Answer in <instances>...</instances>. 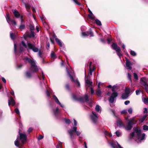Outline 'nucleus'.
<instances>
[{
  "mask_svg": "<svg viewBox=\"0 0 148 148\" xmlns=\"http://www.w3.org/2000/svg\"><path fill=\"white\" fill-rule=\"evenodd\" d=\"M53 112L55 115H57L59 112V108H56V110H53Z\"/></svg>",
  "mask_w": 148,
  "mask_h": 148,
  "instance_id": "nucleus-28",
  "label": "nucleus"
},
{
  "mask_svg": "<svg viewBox=\"0 0 148 148\" xmlns=\"http://www.w3.org/2000/svg\"><path fill=\"white\" fill-rule=\"evenodd\" d=\"M65 122L69 124V123H70L71 121H70V120L69 119H65Z\"/></svg>",
  "mask_w": 148,
  "mask_h": 148,
  "instance_id": "nucleus-53",
  "label": "nucleus"
},
{
  "mask_svg": "<svg viewBox=\"0 0 148 148\" xmlns=\"http://www.w3.org/2000/svg\"><path fill=\"white\" fill-rule=\"evenodd\" d=\"M126 59V65L127 69L131 70L132 69L131 66L132 64L127 59Z\"/></svg>",
  "mask_w": 148,
  "mask_h": 148,
  "instance_id": "nucleus-17",
  "label": "nucleus"
},
{
  "mask_svg": "<svg viewBox=\"0 0 148 148\" xmlns=\"http://www.w3.org/2000/svg\"><path fill=\"white\" fill-rule=\"evenodd\" d=\"M55 40L56 42L59 45L60 47H62V43L58 39L56 38H55Z\"/></svg>",
  "mask_w": 148,
  "mask_h": 148,
  "instance_id": "nucleus-27",
  "label": "nucleus"
},
{
  "mask_svg": "<svg viewBox=\"0 0 148 148\" xmlns=\"http://www.w3.org/2000/svg\"><path fill=\"white\" fill-rule=\"evenodd\" d=\"M14 52L15 53V54L16 53V48H17V46L16 45L15 43H14Z\"/></svg>",
  "mask_w": 148,
  "mask_h": 148,
  "instance_id": "nucleus-49",
  "label": "nucleus"
},
{
  "mask_svg": "<svg viewBox=\"0 0 148 148\" xmlns=\"http://www.w3.org/2000/svg\"><path fill=\"white\" fill-rule=\"evenodd\" d=\"M14 144L18 148H21V147L23 146V145L22 144L19 143L17 140V139L15 141Z\"/></svg>",
  "mask_w": 148,
  "mask_h": 148,
  "instance_id": "nucleus-22",
  "label": "nucleus"
},
{
  "mask_svg": "<svg viewBox=\"0 0 148 148\" xmlns=\"http://www.w3.org/2000/svg\"><path fill=\"white\" fill-rule=\"evenodd\" d=\"M10 36L11 39L13 40H14V34L12 32H10Z\"/></svg>",
  "mask_w": 148,
  "mask_h": 148,
  "instance_id": "nucleus-42",
  "label": "nucleus"
},
{
  "mask_svg": "<svg viewBox=\"0 0 148 148\" xmlns=\"http://www.w3.org/2000/svg\"><path fill=\"white\" fill-rule=\"evenodd\" d=\"M116 135L117 137L121 136L122 135V133L119 131H117L115 132Z\"/></svg>",
  "mask_w": 148,
  "mask_h": 148,
  "instance_id": "nucleus-32",
  "label": "nucleus"
},
{
  "mask_svg": "<svg viewBox=\"0 0 148 148\" xmlns=\"http://www.w3.org/2000/svg\"><path fill=\"white\" fill-rule=\"evenodd\" d=\"M141 92V90H137L136 91V94L137 95H139Z\"/></svg>",
  "mask_w": 148,
  "mask_h": 148,
  "instance_id": "nucleus-48",
  "label": "nucleus"
},
{
  "mask_svg": "<svg viewBox=\"0 0 148 148\" xmlns=\"http://www.w3.org/2000/svg\"><path fill=\"white\" fill-rule=\"evenodd\" d=\"M25 60L27 61L28 62L31 64V66L30 69V71H27L25 73V75L27 78H30L31 77L32 73L33 72H35L38 70V68L36 65V62L33 59H30L27 57L25 58Z\"/></svg>",
  "mask_w": 148,
  "mask_h": 148,
  "instance_id": "nucleus-1",
  "label": "nucleus"
},
{
  "mask_svg": "<svg viewBox=\"0 0 148 148\" xmlns=\"http://www.w3.org/2000/svg\"><path fill=\"white\" fill-rule=\"evenodd\" d=\"M19 134L20 136V138H19L18 137H17V138L19 143L23 145L26 141L27 136L25 134L21 133L20 131L19 132Z\"/></svg>",
  "mask_w": 148,
  "mask_h": 148,
  "instance_id": "nucleus-6",
  "label": "nucleus"
},
{
  "mask_svg": "<svg viewBox=\"0 0 148 148\" xmlns=\"http://www.w3.org/2000/svg\"><path fill=\"white\" fill-rule=\"evenodd\" d=\"M12 12L14 16L16 18H18L20 17L21 22L23 21V16H21L20 13L16 10L15 9L13 10Z\"/></svg>",
  "mask_w": 148,
  "mask_h": 148,
  "instance_id": "nucleus-13",
  "label": "nucleus"
},
{
  "mask_svg": "<svg viewBox=\"0 0 148 148\" xmlns=\"http://www.w3.org/2000/svg\"><path fill=\"white\" fill-rule=\"evenodd\" d=\"M55 40L56 42L59 45L60 47H62V43L58 39L56 38H55Z\"/></svg>",
  "mask_w": 148,
  "mask_h": 148,
  "instance_id": "nucleus-26",
  "label": "nucleus"
},
{
  "mask_svg": "<svg viewBox=\"0 0 148 148\" xmlns=\"http://www.w3.org/2000/svg\"><path fill=\"white\" fill-rule=\"evenodd\" d=\"M134 78L136 80H138V77L137 75V74L136 73H134Z\"/></svg>",
  "mask_w": 148,
  "mask_h": 148,
  "instance_id": "nucleus-45",
  "label": "nucleus"
},
{
  "mask_svg": "<svg viewBox=\"0 0 148 148\" xmlns=\"http://www.w3.org/2000/svg\"><path fill=\"white\" fill-rule=\"evenodd\" d=\"M27 48L29 49H32L35 52H37L39 51L38 48L36 47L34 45L28 42H27V45H26L23 41H22L19 46V48L21 51H23L24 48Z\"/></svg>",
  "mask_w": 148,
  "mask_h": 148,
  "instance_id": "nucleus-3",
  "label": "nucleus"
},
{
  "mask_svg": "<svg viewBox=\"0 0 148 148\" xmlns=\"http://www.w3.org/2000/svg\"><path fill=\"white\" fill-rule=\"evenodd\" d=\"M77 127H74L71 128V129L68 131V132L69 134L70 137V138L71 141H73V139L74 137V135L73 132H75L77 136H79L81 134V132L78 131L77 130Z\"/></svg>",
  "mask_w": 148,
  "mask_h": 148,
  "instance_id": "nucleus-5",
  "label": "nucleus"
},
{
  "mask_svg": "<svg viewBox=\"0 0 148 148\" xmlns=\"http://www.w3.org/2000/svg\"><path fill=\"white\" fill-rule=\"evenodd\" d=\"M102 84L101 82H99L97 84V91L96 92L97 95L98 96H101V90Z\"/></svg>",
  "mask_w": 148,
  "mask_h": 148,
  "instance_id": "nucleus-14",
  "label": "nucleus"
},
{
  "mask_svg": "<svg viewBox=\"0 0 148 148\" xmlns=\"http://www.w3.org/2000/svg\"><path fill=\"white\" fill-rule=\"evenodd\" d=\"M1 79L2 81L4 83H6V80L3 77H1Z\"/></svg>",
  "mask_w": 148,
  "mask_h": 148,
  "instance_id": "nucleus-62",
  "label": "nucleus"
},
{
  "mask_svg": "<svg viewBox=\"0 0 148 148\" xmlns=\"http://www.w3.org/2000/svg\"><path fill=\"white\" fill-rule=\"evenodd\" d=\"M74 2L76 3V4H77L78 5H80V4L78 2L77 0H73Z\"/></svg>",
  "mask_w": 148,
  "mask_h": 148,
  "instance_id": "nucleus-55",
  "label": "nucleus"
},
{
  "mask_svg": "<svg viewBox=\"0 0 148 148\" xmlns=\"http://www.w3.org/2000/svg\"><path fill=\"white\" fill-rule=\"evenodd\" d=\"M143 129L145 130H148V126L146 125H144L143 126Z\"/></svg>",
  "mask_w": 148,
  "mask_h": 148,
  "instance_id": "nucleus-47",
  "label": "nucleus"
},
{
  "mask_svg": "<svg viewBox=\"0 0 148 148\" xmlns=\"http://www.w3.org/2000/svg\"><path fill=\"white\" fill-rule=\"evenodd\" d=\"M129 95L125 92L123 93L122 96L121 98L122 99H127Z\"/></svg>",
  "mask_w": 148,
  "mask_h": 148,
  "instance_id": "nucleus-23",
  "label": "nucleus"
},
{
  "mask_svg": "<svg viewBox=\"0 0 148 148\" xmlns=\"http://www.w3.org/2000/svg\"><path fill=\"white\" fill-rule=\"evenodd\" d=\"M85 86L87 90L88 88H89L91 91V94H93L94 92V90L92 87V82L88 79L85 80Z\"/></svg>",
  "mask_w": 148,
  "mask_h": 148,
  "instance_id": "nucleus-7",
  "label": "nucleus"
},
{
  "mask_svg": "<svg viewBox=\"0 0 148 148\" xmlns=\"http://www.w3.org/2000/svg\"><path fill=\"white\" fill-rule=\"evenodd\" d=\"M116 123L118 126L119 127H122L124 126V124L123 123L121 120L118 117L117 118Z\"/></svg>",
  "mask_w": 148,
  "mask_h": 148,
  "instance_id": "nucleus-16",
  "label": "nucleus"
},
{
  "mask_svg": "<svg viewBox=\"0 0 148 148\" xmlns=\"http://www.w3.org/2000/svg\"><path fill=\"white\" fill-rule=\"evenodd\" d=\"M130 54L133 56H135L136 55V53L133 51L131 50L130 52Z\"/></svg>",
  "mask_w": 148,
  "mask_h": 148,
  "instance_id": "nucleus-39",
  "label": "nucleus"
},
{
  "mask_svg": "<svg viewBox=\"0 0 148 148\" xmlns=\"http://www.w3.org/2000/svg\"><path fill=\"white\" fill-rule=\"evenodd\" d=\"M62 143L59 142L56 146V148H62Z\"/></svg>",
  "mask_w": 148,
  "mask_h": 148,
  "instance_id": "nucleus-36",
  "label": "nucleus"
},
{
  "mask_svg": "<svg viewBox=\"0 0 148 148\" xmlns=\"http://www.w3.org/2000/svg\"><path fill=\"white\" fill-rule=\"evenodd\" d=\"M15 112L18 114H19L20 112L19 110L18 109L16 108L15 109Z\"/></svg>",
  "mask_w": 148,
  "mask_h": 148,
  "instance_id": "nucleus-51",
  "label": "nucleus"
},
{
  "mask_svg": "<svg viewBox=\"0 0 148 148\" xmlns=\"http://www.w3.org/2000/svg\"><path fill=\"white\" fill-rule=\"evenodd\" d=\"M99 116L93 111L92 112V114L90 115V118L93 123H96L98 121Z\"/></svg>",
  "mask_w": 148,
  "mask_h": 148,
  "instance_id": "nucleus-9",
  "label": "nucleus"
},
{
  "mask_svg": "<svg viewBox=\"0 0 148 148\" xmlns=\"http://www.w3.org/2000/svg\"><path fill=\"white\" fill-rule=\"evenodd\" d=\"M93 21H95V23L98 25H101V21L95 18Z\"/></svg>",
  "mask_w": 148,
  "mask_h": 148,
  "instance_id": "nucleus-25",
  "label": "nucleus"
},
{
  "mask_svg": "<svg viewBox=\"0 0 148 148\" xmlns=\"http://www.w3.org/2000/svg\"><path fill=\"white\" fill-rule=\"evenodd\" d=\"M41 77L43 79H44V75L42 72V73L40 75Z\"/></svg>",
  "mask_w": 148,
  "mask_h": 148,
  "instance_id": "nucleus-59",
  "label": "nucleus"
},
{
  "mask_svg": "<svg viewBox=\"0 0 148 148\" xmlns=\"http://www.w3.org/2000/svg\"><path fill=\"white\" fill-rule=\"evenodd\" d=\"M130 102L129 101H127L124 102V103L125 105H127L130 103Z\"/></svg>",
  "mask_w": 148,
  "mask_h": 148,
  "instance_id": "nucleus-63",
  "label": "nucleus"
},
{
  "mask_svg": "<svg viewBox=\"0 0 148 148\" xmlns=\"http://www.w3.org/2000/svg\"><path fill=\"white\" fill-rule=\"evenodd\" d=\"M8 103L9 106H10L11 104L12 106H13L15 104V101L12 97H10V99L8 100Z\"/></svg>",
  "mask_w": 148,
  "mask_h": 148,
  "instance_id": "nucleus-19",
  "label": "nucleus"
},
{
  "mask_svg": "<svg viewBox=\"0 0 148 148\" xmlns=\"http://www.w3.org/2000/svg\"><path fill=\"white\" fill-rule=\"evenodd\" d=\"M24 5H25V8L27 10V11H28V10L30 8V6L29 4H27L26 3H24Z\"/></svg>",
  "mask_w": 148,
  "mask_h": 148,
  "instance_id": "nucleus-40",
  "label": "nucleus"
},
{
  "mask_svg": "<svg viewBox=\"0 0 148 148\" xmlns=\"http://www.w3.org/2000/svg\"><path fill=\"white\" fill-rule=\"evenodd\" d=\"M127 77H128V79H129V80L130 81H131V75L129 73H128Z\"/></svg>",
  "mask_w": 148,
  "mask_h": 148,
  "instance_id": "nucleus-54",
  "label": "nucleus"
},
{
  "mask_svg": "<svg viewBox=\"0 0 148 148\" xmlns=\"http://www.w3.org/2000/svg\"><path fill=\"white\" fill-rule=\"evenodd\" d=\"M143 101L145 104L148 103V98H143Z\"/></svg>",
  "mask_w": 148,
  "mask_h": 148,
  "instance_id": "nucleus-31",
  "label": "nucleus"
},
{
  "mask_svg": "<svg viewBox=\"0 0 148 148\" xmlns=\"http://www.w3.org/2000/svg\"><path fill=\"white\" fill-rule=\"evenodd\" d=\"M112 47L113 49L116 51L117 55L120 58H121L122 56V54L121 52V51L120 48L118 47L117 44L115 43H112Z\"/></svg>",
  "mask_w": 148,
  "mask_h": 148,
  "instance_id": "nucleus-8",
  "label": "nucleus"
},
{
  "mask_svg": "<svg viewBox=\"0 0 148 148\" xmlns=\"http://www.w3.org/2000/svg\"><path fill=\"white\" fill-rule=\"evenodd\" d=\"M92 62H90V63L89 71V74L91 75H92V72L94 71L95 69V67L94 66L92 67Z\"/></svg>",
  "mask_w": 148,
  "mask_h": 148,
  "instance_id": "nucleus-18",
  "label": "nucleus"
},
{
  "mask_svg": "<svg viewBox=\"0 0 148 148\" xmlns=\"http://www.w3.org/2000/svg\"><path fill=\"white\" fill-rule=\"evenodd\" d=\"M134 132H133L130 134V136L132 138L135 139V137L137 138V141L138 143V141H141L145 138V136L144 133L141 134V130L138 128H136L134 129Z\"/></svg>",
  "mask_w": 148,
  "mask_h": 148,
  "instance_id": "nucleus-2",
  "label": "nucleus"
},
{
  "mask_svg": "<svg viewBox=\"0 0 148 148\" xmlns=\"http://www.w3.org/2000/svg\"><path fill=\"white\" fill-rule=\"evenodd\" d=\"M87 33L88 34H89L88 36H93V34L92 32L91 31H89L87 32Z\"/></svg>",
  "mask_w": 148,
  "mask_h": 148,
  "instance_id": "nucleus-38",
  "label": "nucleus"
},
{
  "mask_svg": "<svg viewBox=\"0 0 148 148\" xmlns=\"http://www.w3.org/2000/svg\"><path fill=\"white\" fill-rule=\"evenodd\" d=\"M51 57L52 58H56V56L54 52L52 51L51 52Z\"/></svg>",
  "mask_w": 148,
  "mask_h": 148,
  "instance_id": "nucleus-30",
  "label": "nucleus"
},
{
  "mask_svg": "<svg viewBox=\"0 0 148 148\" xmlns=\"http://www.w3.org/2000/svg\"><path fill=\"white\" fill-rule=\"evenodd\" d=\"M43 138V136H42L41 135H40L38 137V140H40L42 139V138Z\"/></svg>",
  "mask_w": 148,
  "mask_h": 148,
  "instance_id": "nucleus-58",
  "label": "nucleus"
},
{
  "mask_svg": "<svg viewBox=\"0 0 148 148\" xmlns=\"http://www.w3.org/2000/svg\"><path fill=\"white\" fill-rule=\"evenodd\" d=\"M34 32L31 31L30 34H26L24 35V36L25 39L27 37H34Z\"/></svg>",
  "mask_w": 148,
  "mask_h": 148,
  "instance_id": "nucleus-20",
  "label": "nucleus"
},
{
  "mask_svg": "<svg viewBox=\"0 0 148 148\" xmlns=\"http://www.w3.org/2000/svg\"><path fill=\"white\" fill-rule=\"evenodd\" d=\"M40 18L42 21H45V18L44 16H42V17H40Z\"/></svg>",
  "mask_w": 148,
  "mask_h": 148,
  "instance_id": "nucleus-60",
  "label": "nucleus"
},
{
  "mask_svg": "<svg viewBox=\"0 0 148 148\" xmlns=\"http://www.w3.org/2000/svg\"><path fill=\"white\" fill-rule=\"evenodd\" d=\"M23 66V64H19L17 66V67L18 68H21Z\"/></svg>",
  "mask_w": 148,
  "mask_h": 148,
  "instance_id": "nucleus-57",
  "label": "nucleus"
},
{
  "mask_svg": "<svg viewBox=\"0 0 148 148\" xmlns=\"http://www.w3.org/2000/svg\"><path fill=\"white\" fill-rule=\"evenodd\" d=\"M103 132L106 135H108L110 137H111L112 136V134H111L110 133L108 132L107 131H106L104 130H103L102 129V132Z\"/></svg>",
  "mask_w": 148,
  "mask_h": 148,
  "instance_id": "nucleus-29",
  "label": "nucleus"
},
{
  "mask_svg": "<svg viewBox=\"0 0 148 148\" xmlns=\"http://www.w3.org/2000/svg\"><path fill=\"white\" fill-rule=\"evenodd\" d=\"M53 99L58 104L60 105L62 107H64V106L62 105L59 101L57 97L55 95L53 96Z\"/></svg>",
  "mask_w": 148,
  "mask_h": 148,
  "instance_id": "nucleus-21",
  "label": "nucleus"
},
{
  "mask_svg": "<svg viewBox=\"0 0 148 148\" xmlns=\"http://www.w3.org/2000/svg\"><path fill=\"white\" fill-rule=\"evenodd\" d=\"M84 99L87 102L88 101V97L87 94H85L84 97Z\"/></svg>",
  "mask_w": 148,
  "mask_h": 148,
  "instance_id": "nucleus-33",
  "label": "nucleus"
},
{
  "mask_svg": "<svg viewBox=\"0 0 148 148\" xmlns=\"http://www.w3.org/2000/svg\"><path fill=\"white\" fill-rule=\"evenodd\" d=\"M66 69L67 73L72 80L74 82L75 84H77L78 87H80V84L78 80L77 79H74L73 77L71 75V73L72 74V72L71 71V72H70L68 70L67 68H66Z\"/></svg>",
  "mask_w": 148,
  "mask_h": 148,
  "instance_id": "nucleus-11",
  "label": "nucleus"
},
{
  "mask_svg": "<svg viewBox=\"0 0 148 148\" xmlns=\"http://www.w3.org/2000/svg\"><path fill=\"white\" fill-rule=\"evenodd\" d=\"M38 52V56L39 57H42V53L40 50H39Z\"/></svg>",
  "mask_w": 148,
  "mask_h": 148,
  "instance_id": "nucleus-56",
  "label": "nucleus"
},
{
  "mask_svg": "<svg viewBox=\"0 0 148 148\" xmlns=\"http://www.w3.org/2000/svg\"><path fill=\"white\" fill-rule=\"evenodd\" d=\"M88 16L92 20L95 19V16L93 14L92 12H91L89 14H88Z\"/></svg>",
  "mask_w": 148,
  "mask_h": 148,
  "instance_id": "nucleus-24",
  "label": "nucleus"
},
{
  "mask_svg": "<svg viewBox=\"0 0 148 148\" xmlns=\"http://www.w3.org/2000/svg\"><path fill=\"white\" fill-rule=\"evenodd\" d=\"M147 116L146 115H144V116L142 118H141L140 119V121L142 123L144 121L145 119Z\"/></svg>",
  "mask_w": 148,
  "mask_h": 148,
  "instance_id": "nucleus-35",
  "label": "nucleus"
},
{
  "mask_svg": "<svg viewBox=\"0 0 148 148\" xmlns=\"http://www.w3.org/2000/svg\"><path fill=\"white\" fill-rule=\"evenodd\" d=\"M25 28V25L23 24H21L19 26V28L21 29H24Z\"/></svg>",
  "mask_w": 148,
  "mask_h": 148,
  "instance_id": "nucleus-50",
  "label": "nucleus"
},
{
  "mask_svg": "<svg viewBox=\"0 0 148 148\" xmlns=\"http://www.w3.org/2000/svg\"><path fill=\"white\" fill-rule=\"evenodd\" d=\"M82 35L83 36L86 37L89 36V34H87L86 32H82Z\"/></svg>",
  "mask_w": 148,
  "mask_h": 148,
  "instance_id": "nucleus-41",
  "label": "nucleus"
},
{
  "mask_svg": "<svg viewBox=\"0 0 148 148\" xmlns=\"http://www.w3.org/2000/svg\"><path fill=\"white\" fill-rule=\"evenodd\" d=\"M116 143H117V145L118 147L119 148H123V147H122L121 146V145L119 144L117 142H116Z\"/></svg>",
  "mask_w": 148,
  "mask_h": 148,
  "instance_id": "nucleus-64",
  "label": "nucleus"
},
{
  "mask_svg": "<svg viewBox=\"0 0 148 148\" xmlns=\"http://www.w3.org/2000/svg\"><path fill=\"white\" fill-rule=\"evenodd\" d=\"M29 28L31 30H33L34 29V27L33 25H30L29 26Z\"/></svg>",
  "mask_w": 148,
  "mask_h": 148,
  "instance_id": "nucleus-46",
  "label": "nucleus"
},
{
  "mask_svg": "<svg viewBox=\"0 0 148 148\" xmlns=\"http://www.w3.org/2000/svg\"><path fill=\"white\" fill-rule=\"evenodd\" d=\"M117 85H114L112 87V91L113 92L111 94L108 99L110 103H114L116 101V97L118 96V93L115 92V91L117 89Z\"/></svg>",
  "mask_w": 148,
  "mask_h": 148,
  "instance_id": "nucleus-4",
  "label": "nucleus"
},
{
  "mask_svg": "<svg viewBox=\"0 0 148 148\" xmlns=\"http://www.w3.org/2000/svg\"><path fill=\"white\" fill-rule=\"evenodd\" d=\"M121 113L122 114H126L127 113V110H124L121 111Z\"/></svg>",
  "mask_w": 148,
  "mask_h": 148,
  "instance_id": "nucleus-44",
  "label": "nucleus"
},
{
  "mask_svg": "<svg viewBox=\"0 0 148 148\" xmlns=\"http://www.w3.org/2000/svg\"><path fill=\"white\" fill-rule=\"evenodd\" d=\"M140 83L145 86V90L147 91L148 90V85L147 84V80L145 77L141 78L140 80Z\"/></svg>",
  "mask_w": 148,
  "mask_h": 148,
  "instance_id": "nucleus-10",
  "label": "nucleus"
},
{
  "mask_svg": "<svg viewBox=\"0 0 148 148\" xmlns=\"http://www.w3.org/2000/svg\"><path fill=\"white\" fill-rule=\"evenodd\" d=\"M33 130V128L32 127L29 128L28 130V132L29 133H30V132H31Z\"/></svg>",
  "mask_w": 148,
  "mask_h": 148,
  "instance_id": "nucleus-61",
  "label": "nucleus"
},
{
  "mask_svg": "<svg viewBox=\"0 0 148 148\" xmlns=\"http://www.w3.org/2000/svg\"><path fill=\"white\" fill-rule=\"evenodd\" d=\"M125 92L129 95L130 93V89L129 88H126L125 90Z\"/></svg>",
  "mask_w": 148,
  "mask_h": 148,
  "instance_id": "nucleus-37",
  "label": "nucleus"
},
{
  "mask_svg": "<svg viewBox=\"0 0 148 148\" xmlns=\"http://www.w3.org/2000/svg\"><path fill=\"white\" fill-rule=\"evenodd\" d=\"M134 121V118H132L130 119L129 121L128 124L127 126L125 127V129L127 130H130L132 127V125L133 124V122Z\"/></svg>",
  "mask_w": 148,
  "mask_h": 148,
  "instance_id": "nucleus-12",
  "label": "nucleus"
},
{
  "mask_svg": "<svg viewBox=\"0 0 148 148\" xmlns=\"http://www.w3.org/2000/svg\"><path fill=\"white\" fill-rule=\"evenodd\" d=\"M6 20H7L8 23L9 24H10V21H11L12 22V25H16V23L15 21H14V20L10 19L9 14H7V16L6 17Z\"/></svg>",
  "mask_w": 148,
  "mask_h": 148,
  "instance_id": "nucleus-15",
  "label": "nucleus"
},
{
  "mask_svg": "<svg viewBox=\"0 0 148 148\" xmlns=\"http://www.w3.org/2000/svg\"><path fill=\"white\" fill-rule=\"evenodd\" d=\"M128 111L130 114H131L132 112V108H129L128 110Z\"/></svg>",
  "mask_w": 148,
  "mask_h": 148,
  "instance_id": "nucleus-52",
  "label": "nucleus"
},
{
  "mask_svg": "<svg viewBox=\"0 0 148 148\" xmlns=\"http://www.w3.org/2000/svg\"><path fill=\"white\" fill-rule=\"evenodd\" d=\"M100 107L98 105H97L96 106L95 109L97 112H99L100 111Z\"/></svg>",
  "mask_w": 148,
  "mask_h": 148,
  "instance_id": "nucleus-34",
  "label": "nucleus"
},
{
  "mask_svg": "<svg viewBox=\"0 0 148 148\" xmlns=\"http://www.w3.org/2000/svg\"><path fill=\"white\" fill-rule=\"evenodd\" d=\"M110 145L112 148H116V145L113 142L111 143Z\"/></svg>",
  "mask_w": 148,
  "mask_h": 148,
  "instance_id": "nucleus-43",
  "label": "nucleus"
}]
</instances>
